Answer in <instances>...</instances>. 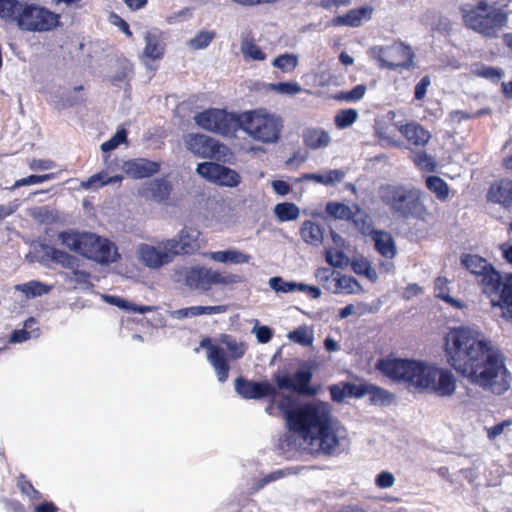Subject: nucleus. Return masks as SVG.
<instances>
[{
    "mask_svg": "<svg viewBox=\"0 0 512 512\" xmlns=\"http://www.w3.org/2000/svg\"><path fill=\"white\" fill-rule=\"evenodd\" d=\"M373 8L364 6L350 10L347 14L335 18L334 23L340 26L359 27L363 21L371 18Z\"/></svg>",
    "mask_w": 512,
    "mask_h": 512,
    "instance_id": "nucleus-28",
    "label": "nucleus"
},
{
    "mask_svg": "<svg viewBox=\"0 0 512 512\" xmlns=\"http://www.w3.org/2000/svg\"><path fill=\"white\" fill-rule=\"evenodd\" d=\"M251 332L256 336L257 341L261 344L268 343L273 336L272 329L268 326H259L258 321H256V325Z\"/></svg>",
    "mask_w": 512,
    "mask_h": 512,
    "instance_id": "nucleus-58",
    "label": "nucleus"
},
{
    "mask_svg": "<svg viewBox=\"0 0 512 512\" xmlns=\"http://www.w3.org/2000/svg\"><path fill=\"white\" fill-rule=\"evenodd\" d=\"M357 117L358 112L355 109L340 110L335 116V124L338 128L343 129L351 126Z\"/></svg>",
    "mask_w": 512,
    "mask_h": 512,
    "instance_id": "nucleus-46",
    "label": "nucleus"
},
{
    "mask_svg": "<svg viewBox=\"0 0 512 512\" xmlns=\"http://www.w3.org/2000/svg\"><path fill=\"white\" fill-rule=\"evenodd\" d=\"M175 280L192 290L208 291L214 285L229 286L240 283L242 278L237 274L221 273L204 266L175 269Z\"/></svg>",
    "mask_w": 512,
    "mask_h": 512,
    "instance_id": "nucleus-8",
    "label": "nucleus"
},
{
    "mask_svg": "<svg viewBox=\"0 0 512 512\" xmlns=\"http://www.w3.org/2000/svg\"><path fill=\"white\" fill-rule=\"evenodd\" d=\"M205 257L210 260L222 264H244L251 260L249 254L243 253L235 248H230L222 251L207 252L204 254Z\"/></svg>",
    "mask_w": 512,
    "mask_h": 512,
    "instance_id": "nucleus-26",
    "label": "nucleus"
},
{
    "mask_svg": "<svg viewBox=\"0 0 512 512\" xmlns=\"http://www.w3.org/2000/svg\"><path fill=\"white\" fill-rule=\"evenodd\" d=\"M70 272L65 274V278L75 284H86L90 278V273L80 269V261L77 262L74 268L69 269Z\"/></svg>",
    "mask_w": 512,
    "mask_h": 512,
    "instance_id": "nucleus-48",
    "label": "nucleus"
},
{
    "mask_svg": "<svg viewBox=\"0 0 512 512\" xmlns=\"http://www.w3.org/2000/svg\"><path fill=\"white\" fill-rule=\"evenodd\" d=\"M473 73L492 82H498L504 75L503 71L499 68L478 64L473 67Z\"/></svg>",
    "mask_w": 512,
    "mask_h": 512,
    "instance_id": "nucleus-45",
    "label": "nucleus"
},
{
    "mask_svg": "<svg viewBox=\"0 0 512 512\" xmlns=\"http://www.w3.org/2000/svg\"><path fill=\"white\" fill-rule=\"evenodd\" d=\"M269 286L276 292L288 293L295 291V282L284 281L281 277L269 279Z\"/></svg>",
    "mask_w": 512,
    "mask_h": 512,
    "instance_id": "nucleus-52",
    "label": "nucleus"
},
{
    "mask_svg": "<svg viewBox=\"0 0 512 512\" xmlns=\"http://www.w3.org/2000/svg\"><path fill=\"white\" fill-rule=\"evenodd\" d=\"M304 143L313 150L327 148L331 143L330 133L321 128H310L304 133Z\"/></svg>",
    "mask_w": 512,
    "mask_h": 512,
    "instance_id": "nucleus-31",
    "label": "nucleus"
},
{
    "mask_svg": "<svg viewBox=\"0 0 512 512\" xmlns=\"http://www.w3.org/2000/svg\"><path fill=\"white\" fill-rule=\"evenodd\" d=\"M240 51L245 62H263L267 59V53L248 35L241 38Z\"/></svg>",
    "mask_w": 512,
    "mask_h": 512,
    "instance_id": "nucleus-29",
    "label": "nucleus"
},
{
    "mask_svg": "<svg viewBox=\"0 0 512 512\" xmlns=\"http://www.w3.org/2000/svg\"><path fill=\"white\" fill-rule=\"evenodd\" d=\"M375 484L381 489L391 488L395 484V477L391 472L382 471L375 478Z\"/></svg>",
    "mask_w": 512,
    "mask_h": 512,
    "instance_id": "nucleus-61",
    "label": "nucleus"
},
{
    "mask_svg": "<svg viewBox=\"0 0 512 512\" xmlns=\"http://www.w3.org/2000/svg\"><path fill=\"white\" fill-rule=\"evenodd\" d=\"M512 425V419L504 420L503 422L496 424L493 427L486 428L487 437L489 440L493 441L498 436L502 435L507 428Z\"/></svg>",
    "mask_w": 512,
    "mask_h": 512,
    "instance_id": "nucleus-59",
    "label": "nucleus"
},
{
    "mask_svg": "<svg viewBox=\"0 0 512 512\" xmlns=\"http://www.w3.org/2000/svg\"><path fill=\"white\" fill-rule=\"evenodd\" d=\"M487 197L489 201L512 210V181L501 180L491 185Z\"/></svg>",
    "mask_w": 512,
    "mask_h": 512,
    "instance_id": "nucleus-24",
    "label": "nucleus"
},
{
    "mask_svg": "<svg viewBox=\"0 0 512 512\" xmlns=\"http://www.w3.org/2000/svg\"><path fill=\"white\" fill-rule=\"evenodd\" d=\"M373 53L377 56L381 67L392 70L397 68L408 69L414 58L411 47L402 42L376 47L373 49Z\"/></svg>",
    "mask_w": 512,
    "mask_h": 512,
    "instance_id": "nucleus-12",
    "label": "nucleus"
},
{
    "mask_svg": "<svg viewBox=\"0 0 512 512\" xmlns=\"http://www.w3.org/2000/svg\"><path fill=\"white\" fill-rule=\"evenodd\" d=\"M196 171L203 178L220 186L235 187L241 180L235 170L213 162L198 164Z\"/></svg>",
    "mask_w": 512,
    "mask_h": 512,
    "instance_id": "nucleus-15",
    "label": "nucleus"
},
{
    "mask_svg": "<svg viewBox=\"0 0 512 512\" xmlns=\"http://www.w3.org/2000/svg\"><path fill=\"white\" fill-rule=\"evenodd\" d=\"M215 342L225 347L224 350L228 362L229 360L241 359L247 351V344L243 340L230 334H220L215 339Z\"/></svg>",
    "mask_w": 512,
    "mask_h": 512,
    "instance_id": "nucleus-23",
    "label": "nucleus"
},
{
    "mask_svg": "<svg viewBox=\"0 0 512 512\" xmlns=\"http://www.w3.org/2000/svg\"><path fill=\"white\" fill-rule=\"evenodd\" d=\"M23 3L24 1L18 0H0V17L17 23L20 7L22 8Z\"/></svg>",
    "mask_w": 512,
    "mask_h": 512,
    "instance_id": "nucleus-37",
    "label": "nucleus"
},
{
    "mask_svg": "<svg viewBox=\"0 0 512 512\" xmlns=\"http://www.w3.org/2000/svg\"><path fill=\"white\" fill-rule=\"evenodd\" d=\"M512 231V223L510 224ZM503 255L505 259L512 263V246L503 248ZM478 283L482 287V292L486 294L493 306H505L509 312L512 313V274L503 280L501 274L491 266L487 273H485Z\"/></svg>",
    "mask_w": 512,
    "mask_h": 512,
    "instance_id": "nucleus-9",
    "label": "nucleus"
},
{
    "mask_svg": "<svg viewBox=\"0 0 512 512\" xmlns=\"http://www.w3.org/2000/svg\"><path fill=\"white\" fill-rule=\"evenodd\" d=\"M235 391L244 399H262L277 395L276 387L268 381L255 382L239 377L234 382Z\"/></svg>",
    "mask_w": 512,
    "mask_h": 512,
    "instance_id": "nucleus-18",
    "label": "nucleus"
},
{
    "mask_svg": "<svg viewBox=\"0 0 512 512\" xmlns=\"http://www.w3.org/2000/svg\"><path fill=\"white\" fill-rule=\"evenodd\" d=\"M445 352L449 364L472 383L498 395L510 388L511 375L501 355L477 328L451 329L445 336Z\"/></svg>",
    "mask_w": 512,
    "mask_h": 512,
    "instance_id": "nucleus-1",
    "label": "nucleus"
},
{
    "mask_svg": "<svg viewBox=\"0 0 512 512\" xmlns=\"http://www.w3.org/2000/svg\"><path fill=\"white\" fill-rule=\"evenodd\" d=\"M237 128L255 141L274 144L280 138L283 121L281 117L267 109L259 108L239 114Z\"/></svg>",
    "mask_w": 512,
    "mask_h": 512,
    "instance_id": "nucleus-6",
    "label": "nucleus"
},
{
    "mask_svg": "<svg viewBox=\"0 0 512 512\" xmlns=\"http://www.w3.org/2000/svg\"><path fill=\"white\" fill-rule=\"evenodd\" d=\"M41 251L43 253L42 262L50 260L56 264L61 265L63 268L70 269L74 268L79 262V259L63 250H59L52 246L41 244Z\"/></svg>",
    "mask_w": 512,
    "mask_h": 512,
    "instance_id": "nucleus-25",
    "label": "nucleus"
},
{
    "mask_svg": "<svg viewBox=\"0 0 512 512\" xmlns=\"http://www.w3.org/2000/svg\"><path fill=\"white\" fill-rule=\"evenodd\" d=\"M461 263L471 274L476 276L477 281L492 266L486 259L472 254H464L461 258Z\"/></svg>",
    "mask_w": 512,
    "mask_h": 512,
    "instance_id": "nucleus-33",
    "label": "nucleus"
},
{
    "mask_svg": "<svg viewBox=\"0 0 512 512\" xmlns=\"http://www.w3.org/2000/svg\"><path fill=\"white\" fill-rule=\"evenodd\" d=\"M427 188L433 192L439 199L445 200L449 194L447 183L437 176H430L426 179Z\"/></svg>",
    "mask_w": 512,
    "mask_h": 512,
    "instance_id": "nucleus-42",
    "label": "nucleus"
},
{
    "mask_svg": "<svg viewBox=\"0 0 512 512\" xmlns=\"http://www.w3.org/2000/svg\"><path fill=\"white\" fill-rule=\"evenodd\" d=\"M166 241L173 258L178 255H192L201 248L200 231L192 227L182 228L173 238Z\"/></svg>",
    "mask_w": 512,
    "mask_h": 512,
    "instance_id": "nucleus-16",
    "label": "nucleus"
},
{
    "mask_svg": "<svg viewBox=\"0 0 512 512\" xmlns=\"http://www.w3.org/2000/svg\"><path fill=\"white\" fill-rule=\"evenodd\" d=\"M288 338L302 346H310L313 343L314 333L310 327L303 325L289 332Z\"/></svg>",
    "mask_w": 512,
    "mask_h": 512,
    "instance_id": "nucleus-40",
    "label": "nucleus"
},
{
    "mask_svg": "<svg viewBox=\"0 0 512 512\" xmlns=\"http://www.w3.org/2000/svg\"><path fill=\"white\" fill-rule=\"evenodd\" d=\"M376 369L393 381L441 397L453 395L457 387L450 370L423 361L387 357L377 362Z\"/></svg>",
    "mask_w": 512,
    "mask_h": 512,
    "instance_id": "nucleus-3",
    "label": "nucleus"
},
{
    "mask_svg": "<svg viewBox=\"0 0 512 512\" xmlns=\"http://www.w3.org/2000/svg\"><path fill=\"white\" fill-rule=\"evenodd\" d=\"M28 166L33 171H45L54 169L56 164L54 161L48 159H32L29 161Z\"/></svg>",
    "mask_w": 512,
    "mask_h": 512,
    "instance_id": "nucleus-64",
    "label": "nucleus"
},
{
    "mask_svg": "<svg viewBox=\"0 0 512 512\" xmlns=\"http://www.w3.org/2000/svg\"><path fill=\"white\" fill-rule=\"evenodd\" d=\"M160 169L158 162L150 161L147 159L139 158L129 160L123 163L122 170L127 176L132 178L149 177L157 173Z\"/></svg>",
    "mask_w": 512,
    "mask_h": 512,
    "instance_id": "nucleus-20",
    "label": "nucleus"
},
{
    "mask_svg": "<svg viewBox=\"0 0 512 512\" xmlns=\"http://www.w3.org/2000/svg\"><path fill=\"white\" fill-rule=\"evenodd\" d=\"M354 224L358 227L360 231L363 233H372L371 226L372 220L371 217L363 210H361L357 205L354 206L353 216L351 217Z\"/></svg>",
    "mask_w": 512,
    "mask_h": 512,
    "instance_id": "nucleus-44",
    "label": "nucleus"
},
{
    "mask_svg": "<svg viewBox=\"0 0 512 512\" xmlns=\"http://www.w3.org/2000/svg\"><path fill=\"white\" fill-rule=\"evenodd\" d=\"M171 317L174 319H184V318H193L200 316L199 315V307L198 306H191L187 308H181L175 311H172Z\"/></svg>",
    "mask_w": 512,
    "mask_h": 512,
    "instance_id": "nucleus-63",
    "label": "nucleus"
},
{
    "mask_svg": "<svg viewBox=\"0 0 512 512\" xmlns=\"http://www.w3.org/2000/svg\"><path fill=\"white\" fill-rule=\"evenodd\" d=\"M434 290H435V296L438 297V298H441L443 299L444 301L454 305V306H459V302L455 299H453L452 297L449 296L448 294V287H447V280L446 279H443V278H437L436 281H435V287H434Z\"/></svg>",
    "mask_w": 512,
    "mask_h": 512,
    "instance_id": "nucleus-49",
    "label": "nucleus"
},
{
    "mask_svg": "<svg viewBox=\"0 0 512 512\" xmlns=\"http://www.w3.org/2000/svg\"><path fill=\"white\" fill-rule=\"evenodd\" d=\"M462 12L466 26L487 37H496L507 23L506 13L483 1L464 7Z\"/></svg>",
    "mask_w": 512,
    "mask_h": 512,
    "instance_id": "nucleus-7",
    "label": "nucleus"
},
{
    "mask_svg": "<svg viewBox=\"0 0 512 512\" xmlns=\"http://www.w3.org/2000/svg\"><path fill=\"white\" fill-rule=\"evenodd\" d=\"M105 299L109 303L114 304L118 307L125 308L127 310H131V311L138 312L141 314L151 310V308L148 306L137 307L136 305H134L132 303H128L127 301H125L123 299L113 297V296H106Z\"/></svg>",
    "mask_w": 512,
    "mask_h": 512,
    "instance_id": "nucleus-51",
    "label": "nucleus"
},
{
    "mask_svg": "<svg viewBox=\"0 0 512 512\" xmlns=\"http://www.w3.org/2000/svg\"><path fill=\"white\" fill-rule=\"evenodd\" d=\"M379 197L390 212L399 218L424 222L432 219V213L425 205V196L419 189L386 185L380 188Z\"/></svg>",
    "mask_w": 512,
    "mask_h": 512,
    "instance_id": "nucleus-5",
    "label": "nucleus"
},
{
    "mask_svg": "<svg viewBox=\"0 0 512 512\" xmlns=\"http://www.w3.org/2000/svg\"><path fill=\"white\" fill-rule=\"evenodd\" d=\"M58 23L57 14L40 5L24 2L16 24L22 31L46 32L54 29Z\"/></svg>",
    "mask_w": 512,
    "mask_h": 512,
    "instance_id": "nucleus-10",
    "label": "nucleus"
},
{
    "mask_svg": "<svg viewBox=\"0 0 512 512\" xmlns=\"http://www.w3.org/2000/svg\"><path fill=\"white\" fill-rule=\"evenodd\" d=\"M296 392L299 394H313V390L309 387L312 379V372L310 370H298L293 376Z\"/></svg>",
    "mask_w": 512,
    "mask_h": 512,
    "instance_id": "nucleus-39",
    "label": "nucleus"
},
{
    "mask_svg": "<svg viewBox=\"0 0 512 512\" xmlns=\"http://www.w3.org/2000/svg\"><path fill=\"white\" fill-rule=\"evenodd\" d=\"M171 186L164 179H155L143 185L140 194L147 200L157 203L166 201L169 198Z\"/></svg>",
    "mask_w": 512,
    "mask_h": 512,
    "instance_id": "nucleus-21",
    "label": "nucleus"
},
{
    "mask_svg": "<svg viewBox=\"0 0 512 512\" xmlns=\"http://www.w3.org/2000/svg\"><path fill=\"white\" fill-rule=\"evenodd\" d=\"M30 215L37 221L44 223L53 218V213L47 206L35 207L31 209Z\"/></svg>",
    "mask_w": 512,
    "mask_h": 512,
    "instance_id": "nucleus-60",
    "label": "nucleus"
},
{
    "mask_svg": "<svg viewBox=\"0 0 512 512\" xmlns=\"http://www.w3.org/2000/svg\"><path fill=\"white\" fill-rule=\"evenodd\" d=\"M122 180L123 177L121 175L112 174L110 168H106L90 176L87 180L82 181L80 186L85 190L96 191L105 185L120 183Z\"/></svg>",
    "mask_w": 512,
    "mask_h": 512,
    "instance_id": "nucleus-27",
    "label": "nucleus"
},
{
    "mask_svg": "<svg viewBox=\"0 0 512 512\" xmlns=\"http://www.w3.org/2000/svg\"><path fill=\"white\" fill-rule=\"evenodd\" d=\"M396 126L411 145L424 147L431 138L429 131L416 122L397 124Z\"/></svg>",
    "mask_w": 512,
    "mask_h": 512,
    "instance_id": "nucleus-22",
    "label": "nucleus"
},
{
    "mask_svg": "<svg viewBox=\"0 0 512 512\" xmlns=\"http://www.w3.org/2000/svg\"><path fill=\"white\" fill-rule=\"evenodd\" d=\"M366 90L367 88L364 84H359L350 91L341 92L338 98L345 101H358L364 97Z\"/></svg>",
    "mask_w": 512,
    "mask_h": 512,
    "instance_id": "nucleus-56",
    "label": "nucleus"
},
{
    "mask_svg": "<svg viewBox=\"0 0 512 512\" xmlns=\"http://www.w3.org/2000/svg\"><path fill=\"white\" fill-rule=\"evenodd\" d=\"M414 162L419 168L425 169L427 171H432L435 168L433 159L425 152L417 153L414 157Z\"/></svg>",
    "mask_w": 512,
    "mask_h": 512,
    "instance_id": "nucleus-62",
    "label": "nucleus"
},
{
    "mask_svg": "<svg viewBox=\"0 0 512 512\" xmlns=\"http://www.w3.org/2000/svg\"><path fill=\"white\" fill-rule=\"evenodd\" d=\"M335 271L331 268H319L317 269L315 276L317 280L327 289V285L334 286L335 280L334 278Z\"/></svg>",
    "mask_w": 512,
    "mask_h": 512,
    "instance_id": "nucleus-57",
    "label": "nucleus"
},
{
    "mask_svg": "<svg viewBox=\"0 0 512 512\" xmlns=\"http://www.w3.org/2000/svg\"><path fill=\"white\" fill-rule=\"evenodd\" d=\"M200 346L206 349L208 362L213 367L219 382L224 383L228 379L230 365L223 347L218 343H212L208 337L200 342Z\"/></svg>",
    "mask_w": 512,
    "mask_h": 512,
    "instance_id": "nucleus-17",
    "label": "nucleus"
},
{
    "mask_svg": "<svg viewBox=\"0 0 512 512\" xmlns=\"http://www.w3.org/2000/svg\"><path fill=\"white\" fill-rule=\"evenodd\" d=\"M55 178H56L55 173H49V174H44V175H30L28 177L17 180L13 184L11 189L13 190V189L19 188L21 186L40 184V183H43V182H46L49 180H53Z\"/></svg>",
    "mask_w": 512,
    "mask_h": 512,
    "instance_id": "nucleus-47",
    "label": "nucleus"
},
{
    "mask_svg": "<svg viewBox=\"0 0 512 512\" xmlns=\"http://www.w3.org/2000/svg\"><path fill=\"white\" fill-rule=\"evenodd\" d=\"M376 250L385 258L392 259L396 255V245L390 233L380 230L372 232Z\"/></svg>",
    "mask_w": 512,
    "mask_h": 512,
    "instance_id": "nucleus-30",
    "label": "nucleus"
},
{
    "mask_svg": "<svg viewBox=\"0 0 512 512\" xmlns=\"http://www.w3.org/2000/svg\"><path fill=\"white\" fill-rule=\"evenodd\" d=\"M271 88L280 94L296 95L302 91V87L297 82H281L271 84Z\"/></svg>",
    "mask_w": 512,
    "mask_h": 512,
    "instance_id": "nucleus-50",
    "label": "nucleus"
},
{
    "mask_svg": "<svg viewBox=\"0 0 512 512\" xmlns=\"http://www.w3.org/2000/svg\"><path fill=\"white\" fill-rule=\"evenodd\" d=\"M126 139L125 130H120L115 133V135L109 139L108 141L101 144V150L103 152H110L117 148L121 143H123Z\"/></svg>",
    "mask_w": 512,
    "mask_h": 512,
    "instance_id": "nucleus-55",
    "label": "nucleus"
},
{
    "mask_svg": "<svg viewBox=\"0 0 512 512\" xmlns=\"http://www.w3.org/2000/svg\"><path fill=\"white\" fill-rule=\"evenodd\" d=\"M187 150L203 158H225L228 148L214 138L202 134H188L184 139Z\"/></svg>",
    "mask_w": 512,
    "mask_h": 512,
    "instance_id": "nucleus-14",
    "label": "nucleus"
},
{
    "mask_svg": "<svg viewBox=\"0 0 512 512\" xmlns=\"http://www.w3.org/2000/svg\"><path fill=\"white\" fill-rule=\"evenodd\" d=\"M294 400L285 396L278 408L290 430L298 433L312 452L336 454L348 444L347 429L332 414L331 406L322 401H312L293 408Z\"/></svg>",
    "mask_w": 512,
    "mask_h": 512,
    "instance_id": "nucleus-2",
    "label": "nucleus"
},
{
    "mask_svg": "<svg viewBox=\"0 0 512 512\" xmlns=\"http://www.w3.org/2000/svg\"><path fill=\"white\" fill-rule=\"evenodd\" d=\"M194 121L203 130L229 135L237 129L238 115L223 109L211 108L194 116Z\"/></svg>",
    "mask_w": 512,
    "mask_h": 512,
    "instance_id": "nucleus-11",
    "label": "nucleus"
},
{
    "mask_svg": "<svg viewBox=\"0 0 512 512\" xmlns=\"http://www.w3.org/2000/svg\"><path fill=\"white\" fill-rule=\"evenodd\" d=\"M145 47L142 52L143 59L159 60L164 56L165 37L158 29H151L144 35Z\"/></svg>",
    "mask_w": 512,
    "mask_h": 512,
    "instance_id": "nucleus-19",
    "label": "nucleus"
},
{
    "mask_svg": "<svg viewBox=\"0 0 512 512\" xmlns=\"http://www.w3.org/2000/svg\"><path fill=\"white\" fill-rule=\"evenodd\" d=\"M298 65V57L295 54H282L272 61V66L282 72H292Z\"/></svg>",
    "mask_w": 512,
    "mask_h": 512,
    "instance_id": "nucleus-43",
    "label": "nucleus"
},
{
    "mask_svg": "<svg viewBox=\"0 0 512 512\" xmlns=\"http://www.w3.org/2000/svg\"><path fill=\"white\" fill-rule=\"evenodd\" d=\"M273 211L280 222L293 221L300 216V209L294 203L290 202L275 205Z\"/></svg>",
    "mask_w": 512,
    "mask_h": 512,
    "instance_id": "nucleus-36",
    "label": "nucleus"
},
{
    "mask_svg": "<svg viewBox=\"0 0 512 512\" xmlns=\"http://www.w3.org/2000/svg\"><path fill=\"white\" fill-rule=\"evenodd\" d=\"M346 176L344 169H329L324 170L325 186H334L341 183Z\"/></svg>",
    "mask_w": 512,
    "mask_h": 512,
    "instance_id": "nucleus-53",
    "label": "nucleus"
},
{
    "mask_svg": "<svg viewBox=\"0 0 512 512\" xmlns=\"http://www.w3.org/2000/svg\"><path fill=\"white\" fill-rule=\"evenodd\" d=\"M300 236L307 244L319 246L323 242L324 230L319 224L307 220L300 228Z\"/></svg>",
    "mask_w": 512,
    "mask_h": 512,
    "instance_id": "nucleus-32",
    "label": "nucleus"
},
{
    "mask_svg": "<svg viewBox=\"0 0 512 512\" xmlns=\"http://www.w3.org/2000/svg\"><path fill=\"white\" fill-rule=\"evenodd\" d=\"M215 38V32L209 30L199 31L193 38L187 41V46L193 50L205 49Z\"/></svg>",
    "mask_w": 512,
    "mask_h": 512,
    "instance_id": "nucleus-41",
    "label": "nucleus"
},
{
    "mask_svg": "<svg viewBox=\"0 0 512 512\" xmlns=\"http://www.w3.org/2000/svg\"><path fill=\"white\" fill-rule=\"evenodd\" d=\"M58 239L69 250L101 265L114 263L120 258L112 241L92 232L70 229L60 232Z\"/></svg>",
    "mask_w": 512,
    "mask_h": 512,
    "instance_id": "nucleus-4",
    "label": "nucleus"
},
{
    "mask_svg": "<svg viewBox=\"0 0 512 512\" xmlns=\"http://www.w3.org/2000/svg\"><path fill=\"white\" fill-rule=\"evenodd\" d=\"M327 290H330L335 294L342 292L347 294H356L361 291V286L355 278L344 275L335 280L334 286L327 285Z\"/></svg>",
    "mask_w": 512,
    "mask_h": 512,
    "instance_id": "nucleus-34",
    "label": "nucleus"
},
{
    "mask_svg": "<svg viewBox=\"0 0 512 512\" xmlns=\"http://www.w3.org/2000/svg\"><path fill=\"white\" fill-rule=\"evenodd\" d=\"M170 249L166 240L158 242L157 245L141 243L136 247L135 255L144 266L159 269L174 260Z\"/></svg>",
    "mask_w": 512,
    "mask_h": 512,
    "instance_id": "nucleus-13",
    "label": "nucleus"
},
{
    "mask_svg": "<svg viewBox=\"0 0 512 512\" xmlns=\"http://www.w3.org/2000/svg\"><path fill=\"white\" fill-rule=\"evenodd\" d=\"M353 207L339 202H329L326 205V212L333 218L339 220H350L353 216Z\"/></svg>",
    "mask_w": 512,
    "mask_h": 512,
    "instance_id": "nucleus-38",
    "label": "nucleus"
},
{
    "mask_svg": "<svg viewBox=\"0 0 512 512\" xmlns=\"http://www.w3.org/2000/svg\"><path fill=\"white\" fill-rule=\"evenodd\" d=\"M326 261L333 267H343L347 263V258L343 251L327 249Z\"/></svg>",
    "mask_w": 512,
    "mask_h": 512,
    "instance_id": "nucleus-54",
    "label": "nucleus"
},
{
    "mask_svg": "<svg viewBox=\"0 0 512 512\" xmlns=\"http://www.w3.org/2000/svg\"><path fill=\"white\" fill-rule=\"evenodd\" d=\"M15 290L23 293L26 298H34L47 294L51 290V287L40 281H29L16 285Z\"/></svg>",
    "mask_w": 512,
    "mask_h": 512,
    "instance_id": "nucleus-35",
    "label": "nucleus"
}]
</instances>
